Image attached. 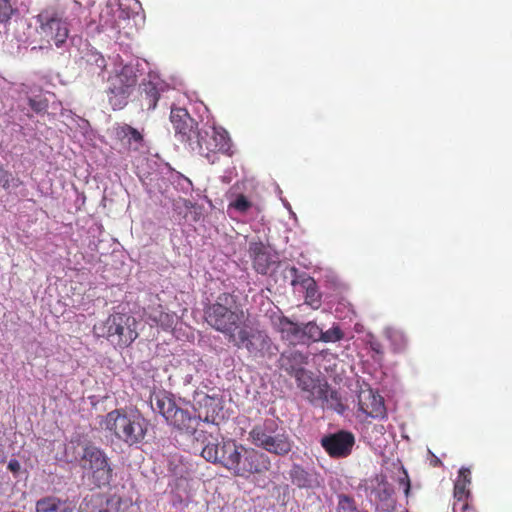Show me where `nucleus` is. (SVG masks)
<instances>
[{
	"instance_id": "f257e3e1",
	"label": "nucleus",
	"mask_w": 512,
	"mask_h": 512,
	"mask_svg": "<svg viewBox=\"0 0 512 512\" xmlns=\"http://www.w3.org/2000/svg\"><path fill=\"white\" fill-rule=\"evenodd\" d=\"M201 456L209 462L221 464L233 476L243 479L263 474L271 467V460L264 452L237 444L234 440L208 442Z\"/></svg>"
},
{
	"instance_id": "f03ea898",
	"label": "nucleus",
	"mask_w": 512,
	"mask_h": 512,
	"mask_svg": "<svg viewBox=\"0 0 512 512\" xmlns=\"http://www.w3.org/2000/svg\"><path fill=\"white\" fill-rule=\"evenodd\" d=\"M204 319L212 329L225 335L229 341L248 321V314L237 295L223 292L205 306Z\"/></svg>"
},
{
	"instance_id": "7ed1b4c3",
	"label": "nucleus",
	"mask_w": 512,
	"mask_h": 512,
	"mask_svg": "<svg viewBox=\"0 0 512 512\" xmlns=\"http://www.w3.org/2000/svg\"><path fill=\"white\" fill-rule=\"evenodd\" d=\"M102 424L106 431L130 446L141 442L148 430V423L140 413L124 409L108 412Z\"/></svg>"
},
{
	"instance_id": "20e7f679",
	"label": "nucleus",
	"mask_w": 512,
	"mask_h": 512,
	"mask_svg": "<svg viewBox=\"0 0 512 512\" xmlns=\"http://www.w3.org/2000/svg\"><path fill=\"white\" fill-rule=\"evenodd\" d=\"M248 440L257 448L276 456H286L293 448V440L277 421L265 419L249 431Z\"/></svg>"
},
{
	"instance_id": "39448f33",
	"label": "nucleus",
	"mask_w": 512,
	"mask_h": 512,
	"mask_svg": "<svg viewBox=\"0 0 512 512\" xmlns=\"http://www.w3.org/2000/svg\"><path fill=\"white\" fill-rule=\"evenodd\" d=\"M97 337L116 343L120 348L129 347L138 337L137 320L128 313L115 312L93 327Z\"/></svg>"
},
{
	"instance_id": "423d86ee",
	"label": "nucleus",
	"mask_w": 512,
	"mask_h": 512,
	"mask_svg": "<svg viewBox=\"0 0 512 512\" xmlns=\"http://www.w3.org/2000/svg\"><path fill=\"white\" fill-rule=\"evenodd\" d=\"M138 83L137 70L122 62L115 66L107 78L105 94L113 110L123 109Z\"/></svg>"
},
{
	"instance_id": "0eeeda50",
	"label": "nucleus",
	"mask_w": 512,
	"mask_h": 512,
	"mask_svg": "<svg viewBox=\"0 0 512 512\" xmlns=\"http://www.w3.org/2000/svg\"><path fill=\"white\" fill-rule=\"evenodd\" d=\"M229 342L238 349H245L255 360L272 359L278 353V346L268 333L263 329L250 326L247 322Z\"/></svg>"
},
{
	"instance_id": "6e6552de",
	"label": "nucleus",
	"mask_w": 512,
	"mask_h": 512,
	"mask_svg": "<svg viewBox=\"0 0 512 512\" xmlns=\"http://www.w3.org/2000/svg\"><path fill=\"white\" fill-rule=\"evenodd\" d=\"M79 465L91 484L101 488L110 484L113 478V469L105 451L100 447L86 443L83 446L82 455L79 459Z\"/></svg>"
},
{
	"instance_id": "1a4fd4ad",
	"label": "nucleus",
	"mask_w": 512,
	"mask_h": 512,
	"mask_svg": "<svg viewBox=\"0 0 512 512\" xmlns=\"http://www.w3.org/2000/svg\"><path fill=\"white\" fill-rule=\"evenodd\" d=\"M155 405L154 410L160 413L174 429L188 435H193L196 432L200 418L192 415L189 410L178 406L172 397L157 396Z\"/></svg>"
},
{
	"instance_id": "9d476101",
	"label": "nucleus",
	"mask_w": 512,
	"mask_h": 512,
	"mask_svg": "<svg viewBox=\"0 0 512 512\" xmlns=\"http://www.w3.org/2000/svg\"><path fill=\"white\" fill-rule=\"evenodd\" d=\"M232 143L228 132L220 126H204L193 145L192 151L198 152L208 160L217 153L231 155Z\"/></svg>"
},
{
	"instance_id": "9b49d317",
	"label": "nucleus",
	"mask_w": 512,
	"mask_h": 512,
	"mask_svg": "<svg viewBox=\"0 0 512 512\" xmlns=\"http://www.w3.org/2000/svg\"><path fill=\"white\" fill-rule=\"evenodd\" d=\"M39 24L37 33L47 44L53 43L57 48L62 47L69 37V23L56 11H42L36 16Z\"/></svg>"
},
{
	"instance_id": "f8f14e48",
	"label": "nucleus",
	"mask_w": 512,
	"mask_h": 512,
	"mask_svg": "<svg viewBox=\"0 0 512 512\" xmlns=\"http://www.w3.org/2000/svg\"><path fill=\"white\" fill-rule=\"evenodd\" d=\"M170 121L172 123L176 139L183 143L191 151L196 139L199 137L200 130L198 123L190 116L184 108H172L170 112Z\"/></svg>"
},
{
	"instance_id": "ddd939ff",
	"label": "nucleus",
	"mask_w": 512,
	"mask_h": 512,
	"mask_svg": "<svg viewBox=\"0 0 512 512\" xmlns=\"http://www.w3.org/2000/svg\"><path fill=\"white\" fill-rule=\"evenodd\" d=\"M320 444L331 458H346L352 452L355 445V437L349 431L339 430L323 436Z\"/></svg>"
},
{
	"instance_id": "4468645a",
	"label": "nucleus",
	"mask_w": 512,
	"mask_h": 512,
	"mask_svg": "<svg viewBox=\"0 0 512 512\" xmlns=\"http://www.w3.org/2000/svg\"><path fill=\"white\" fill-rule=\"evenodd\" d=\"M358 409L366 416L372 418H384L386 408L382 396L372 389L362 390L358 395Z\"/></svg>"
},
{
	"instance_id": "2eb2a0df",
	"label": "nucleus",
	"mask_w": 512,
	"mask_h": 512,
	"mask_svg": "<svg viewBox=\"0 0 512 512\" xmlns=\"http://www.w3.org/2000/svg\"><path fill=\"white\" fill-rule=\"evenodd\" d=\"M291 483L299 489H316L321 486L319 473L314 469L304 468L302 465L294 463L289 470Z\"/></svg>"
},
{
	"instance_id": "dca6fc26",
	"label": "nucleus",
	"mask_w": 512,
	"mask_h": 512,
	"mask_svg": "<svg viewBox=\"0 0 512 512\" xmlns=\"http://www.w3.org/2000/svg\"><path fill=\"white\" fill-rule=\"evenodd\" d=\"M276 330L280 333L282 340L291 345L303 344L302 325L293 322L286 316L278 317L274 322Z\"/></svg>"
},
{
	"instance_id": "f3484780",
	"label": "nucleus",
	"mask_w": 512,
	"mask_h": 512,
	"mask_svg": "<svg viewBox=\"0 0 512 512\" xmlns=\"http://www.w3.org/2000/svg\"><path fill=\"white\" fill-rule=\"evenodd\" d=\"M164 85L159 81L142 82L139 86V101L141 107L147 111L154 110L160 99Z\"/></svg>"
},
{
	"instance_id": "a211bd4d",
	"label": "nucleus",
	"mask_w": 512,
	"mask_h": 512,
	"mask_svg": "<svg viewBox=\"0 0 512 512\" xmlns=\"http://www.w3.org/2000/svg\"><path fill=\"white\" fill-rule=\"evenodd\" d=\"M196 406L198 410L197 417L200 418V421L202 420L208 423H214L222 409L220 399L217 396L207 394H203L198 398Z\"/></svg>"
},
{
	"instance_id": "6ab92c4d",
	"label": "nucleus",
	"mask_w": 512,
	"mask_h": 512,
	"mask_svg": "<svg viewBox=\"0 0 512 512\" xmlns=\"http://www.w3.org/2000/svg\"><path fill=\"white\" fill-rule=\"evenodd\" d=\"M249 255L252 259L254 269L262 275L267 274L272 264L271 255L262 242H251L249 244Z\"/></svg>"
},
{
	"instance_id": "aec40b11",
	"label": "nucleus",
	"mask_w": 512,
	"mask_h": 512,
	"mask_svg": "<svg viewBox=\"0 0 512 512\" xmlns=\"http://www.w3.org/2000/svg\"><path fill=\"white\" fill-rule=\"evenodd\" d=\"M307 361L308 357L297 350L283 352L278 360L280 369L291 376L303 371V366L307 364Z\"/></svg>"
},
{
	"instance_id": "412c9836",
	"label": "nucleus",
	"mask_w": 512,
	"mask_h": 512,
	"mask_svg": "<svg viewBox=\"0 0 512 512\" xmlns=\"http://www.w3.org/2000/svg\"><path fill=\"white\" fill-rule=\"evenodd\" d=\"M90 512H139V507L130 499H123L113 495L107 498L105 502H99V505Z\"/></svg>"
},
{
	"instance_id": "4be33fe9",
	"label": "nucleus",
	"mask_w": 512,
	"mask_h": 512,
	"mask_svg": "<svg viewBox=\"0 0 512 512\" xmlns=\"http://www.w3.org/2000/svg\"><path fill=\"white\" fill-rule=\"evenodd\" d=\"M76 506L73 502L62 500L54 496L40 499L36 503V512H75Z\"/></svg>"
},
{
	"instance_id": "5701e85b",
	"label": "nucleus",
	"mask_w": 512,
	"mask_h": 512,
	"mask_svg": "<svg viewBox=\"0 0 512 512\" xmlns=\"http://www.w3.org/2000/svg\"><path fill=\"white\" fill-rule=\"evenodd\" d=\"M467 487L468 484L465 481L456 480L454 484L453 512H475L468 502L470 491Z\"/></svg>"
},
{
	"instance_id": "b1692460",
	"label": "nucleus",
	"mask_w": 512,
	"mask_h": 512,
	"mask_svg": "<svg viewBox=\"0 0 512 512\" xmlns=\"http://www.w3.org/2000/svg\"><path fill=\"white\" fill-rule=\"evenodd\" d=\"M176 314L162 310L161 306L153 309L149 314V319L163 329H170L176 322Z\"/></svg>"
},
{
	"instance_id": "393cba45",
	"label": "nucleus",
	"mask_w": 512,
	"mask_h": 512,
	"mask_svg": "<svg viewBox=\"0 0 512 512\" xmlns=\"http://www.w3.org/2000/svg\"><path fill=\"white\" fill-rule=\"evenodd\" d=\"M384 334L390 341L394 352H400L406 348L407 338L401 330L389 327L385 329Z\"/></svg>"
},
{
	"instance_id": "a878e982",
	"label": "nucleus",
	"mask_w": 512,
	"mask_h": 512,
	"mask_svg": "<svg viewBox=\"0 0 512 512\" xmlns=\"http://www.w3.org/2000/svg\"><path fill=\"white\" fill-rule=\"evenodd\" d=\"M85 63L92 73H102L106 68L104 56L97 51H88L84 56Z\"/></svg>"
},
{
	"instance_id": "bb28decb",
	"label": "nucleus",
	"mask_w": 512,
	"mask_h": 512,
	"mask_svg": "<svg viewBox=\"0 0 512 512\" xmlns=\"http://www.w3.org/2000/svg\"><path fill=\"white\" fill-rule=\"evenodd\" d=\"M303 344L308 341L318 342L321 339L322 329L313 321L302 324Z\"/></svg>"
},
{
	"instance_id": "cd10ccee",
	"label": "nucleus",
	"mask_w": 512,
	"mask_h": 512,
	"mask_svg": "<svg viewBox=\"0 0 512 512\" xmlns=\"http://www.w3.org/2000/svg\"><path fill=\"white\" fill-rule=\"evenodd\" d=\"M252 206L253 203L244 194H237L235 198L230 201L228 211L234 210L240 214H246Z\"/></svg>"
},
{
	"instance_id": "c85d7f7f",
	"label": "nucleus",
	"mask_w": 512,
	"mask_h": 512,
	"mask_svg": "<svg viewBox=\"0 0 512 512\" xmlns=\"http://www.w3.org/2000/svg\"><path fill=\"white\" fill-rule=\"evenodd\" d=\"M337 502V512H368L360 510L353 497L346 494H339Z\"/></svg>"
},
{
	"instance_id": "c756f323",
	"label": "nucleus",
	"mask_w": 512,
	"mask_h": 512,
	"mask_svg": "<svg viewBox=\"0 0 512 512\" xmlns=\"http://www.w3.org/2000/svg\"><path fill=\"white\" fill-rule=\"evenodd\" d=\"M117 135L122 139H127V143L131 145L132 143L141 144L143 141L142 134L135 128L125 125L119 129Z\"/></svg>"
},
{
	"instance_id": "7c9ffc66",
	"label": "nucleus",
	"mask_w": 512,
	"mask_h": 512,
	"mask_svg": "<svg viewBox=\"0 0 512 512\" xmlns=\"http://www.w3.org/2000/svg\"><path fill=\"white\" fill-rule=\"evenodd\" d=\"M294 377L296 378L299 388H301L303 391L313 393V390L316 387V383L312 376L305 369L295 374Z\"/></svg>"
},
{
	"instance_id": "2f4dec72",
	"label": "nucleus",
	"mask_w": 512,
	"mask_h": 512,
	"mask_svg": "<svg viewBox=\"0 0 512 512\" xmlns=\"http://www.w3.org/2000/svg\"><path fill=\"white\" fill-rule=\"evenodd\" d=\"M344 333L338 325H333L330 329L323 331L321 335V342L335 343L342 340Z\"/></svg>"
},
{
	"instance_id": "473e14b6",
	"label": "nucleus",
	"mask_w": 512,
	"mask_h": 512,
	"mask_svg": "<svg viewBox=\"0 0 512 512\" xmlns=\"http://www.w3.org/2000/svg\"><path fill=\"white\" fill-rule=\"evenodd\" d=\"M28 105L35 113L45 112L49 107V101L46 98L28 97Z\"/></svg>"
},
{
	"instance_id": "72a5a7b5",
	"label": "nucleus",
	"mask_w": 512,
	"mask_h": 512,
	"mask_svg": "<svg viewBox=\"0 0 512 512\" xmlns=\"http://www.w3.org/2000/svg\"><path fill=\"white\" fill-rule=\"evenodd\" d=\"M13 8L8 0H0V23H6L10 20Z\"/></svg>"
},
{
	"instance_id": "f704fd0d",
	"label": "nucleus",
	"mask_w": 512,
	"mask_h": 512,
	"mask_svg": "<svg viewBox=\"0 0 512 512\" xmlns=\"http://www.w3.org/2000/svg\"><path fill=\"white\" fill-rule=\"evenodd\" d=\"M368 344H369L370 349L375 354H377L379 356V358H382V356L384 354L382 343L378 339H376L374 337H371V339L369 340Z\"/></svg>"
},
{
	"instance_id": "c9c22d12",
	"label": "nucleus",
	"mask_w": 512,
	"mask_h": 512,
	"mask_svg": "<svg viewBox=\"0 0 512 512\" xmlns=\"http://www.w3.org/2000/svg\"><path fill=\"white\" fill-rule=\"evenodd\" d=\"M398 483L404 488V493L408 497L411 489V482L405 469H403V476L399 477Z\"/></svg>"
},
{
	"instance_id": "e433bc0d",
	"label": "nucleus",
	"mask_w": 512,
	"mask_h": 512,
	"mask_svg": "<svg viewBox=\"0 0 512 512\" xmlns=\"http://www.w3.org/2000/svg\"><path fill=\"white\" fill-rule=\"evenodd\" d=\"M457 480L465 481L469 485L471 483V471L468 468H461Z\"/></svg>"
},
{
	"instance_id": "4c0bfd02",
	"label": "nucleus",
	"mask_w": 512,
	"mask_h": 512,
	"mask_svg": "<svg viewBox=\"0 0 512 512\" xmlns=\"http://www.w3.org/2000/svg\"><path fill=\"white\" fill-rule=\"evenodd\" d=\"M21 466H20V463L18 460L16 459H12L10 460V462L8 463V469L13 472V473H18L19 470H20Z\"/></svg>"
},
{
	"instance_id": "58836bf2",
	"label": "nucleus",
	"mask_w": 512,
	"mask_h": 512,
	"mask_svg": "<svg viewBox=\"0 0 512 512\" xmlns=\"http://www.w3.org/2000/svg\"><path fill=\"white\" fill-rule=\"evenodd\" d=\"M22 91H24L26 94H29V93L41 92L42 89L40 87L36 88L33 86L22 84Z\"/></svg>"
},
{
	"instance_id": "ea45409f",
	"label": "nucleus",
	"mask_w": 512,
	"mask_h": 512,
	"mask_svg": "<svg viewBox=\"0 0 512 512\" xmlns=\"http://www.w3.org/2000/svg\"><path fill=\"white\" fill-rule=\"evenodd\" d=\"M9 186H10V185H9V180L7 179V180H5V182L3 183V188L8 189V188H9Z\"/></svg>"
},
{
	"instance_id": "a19ab883",
	"label": "nucleus",
	"mask_w": 512,
	"mask_h": 512,
	"mask_svg": "<svg viewBox=\"0 0 512 512\" xmlns=\"http://www.w3.org/2000/svg\"><path fill=\"white\" fill-rule=\"evenodd\" d=\"M3 461H4V455H3L2 449L0 448V462H3Z\"/></svg>"
},
{
	"instance_id": "79ce46f5",
	"label": "nucleus",
	"mask_w": 512,
	"mask_h": 512,
	"mask_svg": "<svg viewBox=\"0 0 512 512\" xmlns=\"http://www.w3.org/2000/svg\"><path fill=\"white\" fill-rule=\"evenodd\" d=\"M434 463H435L434 465H438V464H441V461L439 459H436V460H434Z\"/></svg>"
}]
</instances>
